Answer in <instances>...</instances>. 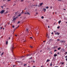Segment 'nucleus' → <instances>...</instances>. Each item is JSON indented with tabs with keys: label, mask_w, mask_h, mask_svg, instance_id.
Masks as SVG:
<instances>
[{
	"label": "nucleus",
	"mask_w": 67,
	"mask_h": 67,
	"mask_svg": "<svg viewBox=\"0 0 67 67\" xmlns=\"http://www.w3.org/2000/svg\"><path fill=\"white\" fill-rule=\"evenodd\" d=\"M66 46H67V44L66 45H65Z\"/></svg>",
	"instance_id": "774afa93"
},
{
	"label": "nucleus",
	"mask_w": 67,
	"mask_h": 67,
	"mask_svg": "<svg viewBox=\"0 0 67 67\" xmlns=\"http://www.w3.org/2000/svg\"><path fill=\"white\" fill-rule=\"evenodd\" d=\"M6 44H8V41H7L6 42Z\"/></svg>",
	"instance_id": "2eb2a0df"
},
{
	"label": "nucleus",
	"mask_w": 67,
	"mask_h": 67,
	"mask_svg": "<svg viewBox=\"0 0 67 67\" xmlns=\"http://www.w3.org/2000/svg\"><path fill=\"white\" fill-rule=\"evenodd\" d=\"M41 18L42 19H44V16H41Z\"/></svg>",
	"instance_id": "f3484780"
},
{
	"label": "nucleus",
	"mask_w": 67,
	"mask_h": 67,
	"mask_svg": "<svg viewBox=\"0 0 67 67\" xmlns=\"http://www.w3.org/2000/svg\"><path fill=\"white\" fill-rule=\"evenodd\" d=\"M66 23H67V22H66Z\"/></svg>",
	"instance_id": "338daca9"
},
{
	"label": "nucleus",
	"mask_w": 67,
	"mask_h": 67,
	"mask_svg": "<svg viewBox=\"0 0 67 67\" xmlns=\"http://www.w3.org/2000/svg\"><path fill=\"white\" fill-rule=\"evenodd\" d=\"M65 58H67V56H66L65 57Z\"/></svg>",
	"instance_id": "72a5a7b5"
},
{
	"label": "nucleus",
	"mask_w": 67,
	"mask_h": 67,
	"mask_svg": "<svg viewBox=\"0 0 67 67\" xmlns=\"http://www.w3.org/2000/svg\"><path fill=\"white\" fill-rule=\"evenodd\" d=\"M21 14H19L18 15V16H21Z\"/></svg>",
	"instance_id": "b1692460"
},
{
	"label": "nucleus",
	"mask_w": 67,
	"mask_h": 67,
	"mask_svg": "<svg viewBox=\"0 0 67 67\" xmlns=\"http://www.w3.org/2000/svg\"><path fill=\"white\" fill-rule=\"evenodd\" d=\"M64 63L63 62L62 63V65H64Z\"/></svg>",
	"instance_id": "58836bf2"
},
{
	"label": "nucleus",
	"mask_w": 67,
	"mask_h": 67,
	"mask_svg": "<svg viewBox=\"0 0 67 67\" xmlns=\"http://www.w3.org/2000/svg\"><path fill=\"white\" fill-rule=\"evenodd\" d=\"M46 9H48L49 7H46Z\"/></svg>",
	"instance_id": "393cba45"
},
{
	"label": "nucleus",
	"mask_w": 67,
	"mask_h": 67,
	"mask_svg": "<svg viewBox=\"0 0 67 67\" xmlns=\"http://www.w3.org/2000/svg\"><path fill=\"white\" fill-rule=\"evenodd\" d=\"M15 36H17V35H15Z\"/></svg>",
	"instance_id": "13d9d810"
},
{
	"label": "nucleus",
	"mask_w": 67,
	"mask_h": 67,
	"mask_svg": "<svg viewBox=\"0 0 67 67\" xmlns=\"http://www.w3.org/2000/svg\"><path fill=\"white\" fill-rule=\"evenodd\" d=\"M26 31L27 32H28V31H29V29H28L27 28L26 29Z\"/></svg>",
	"instance_id": "4468645a"
},
{
	"label": "nucleus",
	"mask_w": 67,
	"mask_h": 67,
	"mask_svg": "<svg viewBox=\"0 0 67 67\" xmlns=\"http://www.w3.org/2000/svg\"><path fill=\"white\" fill-rule=\"evenodd\" d=\"M59 39H57V41H59Z\"/></svg>",
	"instance_id": "37998d69"
},
{
	"label": "nucleus",
	"mask_w": 67,
	"mask_h": 67,
	"mask_svg": "<svg viewBox=\"0 0 67 67\" xmlns=\"http://www.w3.org/2000/svg\"><path fill=\"white\" fill-rule=\"evenodd\" d=\"M52 7H51V8H50V9H52Z\"/></svg>",
	"instance_id": "49530a36"
},
{
	"label": "nucleus",
	"mask_w": 67,
	"mask_h": 67,
	"mask_svg": "<svg viewBox=\"0 0 67 67\" xmlns=\"http://www.w3.org/2000/svg\"><path fill=\"white\" fill-rule=\"evenodd\" d=\"M61 49V47H59L57 49L58 50H60Z\"/></svg>",
	"instance_id": "9d476101"
},
{
	"label": "nucleus",
	"mask_w": 67,
	"mask_h": 67,
	"mask_svg": "<svg viewBox=\"0 0 67 67\" xmlns=\"http://www.w3.org/2000/svg\"><path fill=\"white\" fill-rule=\"evenodd\" d=\"M32 58V57H31L30 58H29V59H31Z\"/></svg>",
	"instance_id": "aec40b11"
},
{
	"label": "nucleus",
	"mask_w": 67,
	"mask_h": 67,
	"mask_svg": "<svg viewBox=\"0 0 67 67\" xmlns=\"http://www.w3.org/2000/svg\"><path fill=\"white\" fill-rule=\"evenodd\" d=\"M61 51H62V52H64V49L63 48L62 49H61Z\"/></svg>",
	"instance_id": "ddd939ff"
},
{
	"label": "nucleus",
	"mask_w": 67,
	"mask_h": 67,
	"mask_svg": "<svg viewBox=\"0 0 67 67\" xmlns=\"http://www.w3.org/2000/svg\"><path fill=\"white\" fill-rule=\"evenodd\" d=\"M11 1V0H8L7 1Z\"/></svg>",
	"instance_id": "473e14b6"
},
{
	"label": "nucleus",
	"mask_w": 67,
	"mask_h": 67,
	"mask_svg": "<svg viewBox=\"0 0 67 67\" xmlns=\"http://www.w3.org/2000/svg\"><path fill=\"white\" fill-rule=\"evenodd\" d=\"M48 38H49V36H48Z\"/></svg>",
	"instance_id": "0e129e2a"
},
{
	"label": "nucleus",
	"mask_w": 67,
	"mask_h": 67,
	"mask_svg": "<svg viewBox=\"0 0 67 67\" xmlns=\"http://www.w3.org/2000/svg\"><path fill=\"white\" fill-rule=\"evenodd\" d=\"M1 7L2 8V9H3V6H2Z\"/></svg>",
	"instance_id": "c9c22d12"
},
{
	"label": "nucleus",
	"mask_w": 67,
	"mask_h": 67,
	"mask_svg": "<svg viewBox=\"0 0 67 67\" xmlns=\"http://www.w3.org/2000/svg\"><path fill=\"white\" fill-rule=\"evenodd\" d=\"M50 61V60L49 59H47V60L46 61L47 62H49Z\"/></svg>",
	"instance_id": "6e6552de"
},
{
	"label": "nucleus",
	"mask_w": 67,
	"mask_h": 67,
	"mask_svg": "<svg viewBox=\"0 0 67 67\" xmlns=\"http://www.w3.org/2000/svg\"><path fill=\"white\" fill-rule=\"evenodd\" d=\"M43 11H44V12H45L46 11V9L45 8H43Z\"/></svg>",
	"instance_id": "423d86ee"
},
{
	"label": "nucleus",
	"mask_w": 67,
	"mask_h": 67,
	"mask_svg": "<svg viewBox=\"0 0 67 67\" xmlns=\"http://www.w3.org/2000/svg\"><path fill=\"white\" fill-rule=\"evenodd\" d=\"M56 51H57V50L55 49L54 50V52H56Z\"/></svg>",
	"instance_id": "4be33fe9"
},
{
	"label": "nucleus",
	"mask_w": 67,
	"mask_h": 67,
	"mask_svg": "<svg viewBox=\"0 0 67 67\" xmlns=\"http://www.w3.org/2000/svg\"><path fill=\"white\" fill-rule=\"evenodd\" d=\"M16 66V65H13V67H14L15 66Z\"/></svg>",
	"instance_id": "4c0bfd02"
},
{
	"label": "nucleus",
	"mask_w": 67,
	"mask_h": 67,
	"mask_svg": "<svg viewBox=\"0 0 67 67\" xmlns=\"http://www.w3.org/2000/svg\"><path fill=\"white\" fill-rule=\"evenodd\" d=\"M4 53H2V54H1V56H2V55H3V54Z\"/></svg>",
	"instance_id": "6ab92c4d"
},
{
	"label": "nucleus",
	"mask_w": 67,
	"mask_h": 67,
	"mask_svg": "<svg viewBox=\"0 0 67 67\" xmlns=\"http://www.w3.org/2000/svg\"><path fill=\"white\" fill-rule=\"evenodd\" d=\"M2 29V27H1V29Z\"/></svg>",
	"instance_id": "f704fd0d"
},
{
	"label": "nucleus",
	"mask_w": 67,
	"mask_h": 67,
	"mask_svg": "<svg viewBox=\"0 0 67 67\" xmlns=\"http://www.w3.org/2000/svg\"><path fill=\"white\" fill-rule=\"evenodd\" d=\"M48 28H49V26H48Z\"/></svg>",
	"instance_id": "8fccbe9b"
},
{
	"label": "nucleus",
	"mask_w": 67,
	"mask_h": 67,
	"mask_svg": "<svg viewBox=\"0 0 67 67\" xmlns=\"http://www.w3.org/2000/svg\"><path fill=\"white\" fill-rule=\"evenodd\" d=\"M18 63H21V62L19 61H18Z\"/></svg>",
	"instance_id": "a878e982"
},
{
	"label": "nucleus",
	"mask_w": 67,
	"mask_h": 67,
	"mask_svg": "<svg viewBox=\"0 0 67 67\" xmlns=\"http://www.w3.org/2000/svg\"><path fill=\"white\" fill-rule=\"evenodd\" d=\"M59 26H58L57 27V29H59Z\"/></svg>",
	"instance_id": "cd10ccee"
},
{
	"label": "nucleus",
	"mask_w": 67,
	"mask_h": 67,
	"mask_svg": "<svg viewBox=\"0 0 67 67\" xmlns=\"http://www.w3.org/2000/svg\"><path fill=\"white\" fill-rule=\"evenodd\" d=\"M57 56V55L55 53L54 54V57H56Z\"/></svg>",
	"instance_id": "0eeeda50"
},
{
	"label": "nucleus",
	"mask_w": 67,
	"mask_h": 67,
	"mask_svg": "<svg viewBox=\"0 0 67 67\" xmlns=\"http://www.w3.org/2000/svg\"><path fill=\"white\" fill-rule=\"evenodd\" d=\"M46 21H47V22H48V20H46Z\"/></svg>",
	"instance_id": "3c124183"
},
{
	"label": "nucleus",
	"mask_w": 67,
	"mask_h": 67,
	"mask_svg": "<svg viewBox=\"0 0 67 67\" xmlns=\"http://www.w3.org/2000/svg\"><path fill=\"white\" fill-rule=\"evenodd\" d=\"M24 1V0H21V1H22V2H23V1Z\"/></svg>",
	"instance_id": "ea45409f"
},
{
	"label": "nucleus",
	"mask_w": 67,
	"mask_h": 67,
	"mask_svg": "<svg viewBox=\"0 0 67 67\" xmlns=\"http://www.w3.org/2000/svg\"><path fill=\"white\" fill-rule=\"evenodd\" d=\"M3 30H4V28H3Z\"/></svg>",
	"instance_id": "6e6d98bb"
},
{
	"label": "nucleus",
	"mask_w": 67,
	"mask_h": 67,
	"mask_svg": "<svg viewBox=\"0 0 67 67\" xmlns=\"http://www.w3.org/2000/svg\"><path fill=\"white\" fill-rule=\"evenodd\" d=\"M31 55H32V54H31V55L29 54V55H28V56H31Z\"/></svg>",
	"instance_id": "bb28decb"
},
{
	"label": "nucleus",
	"mask_w": 67,
	"mask_h": 67,
	"mask_svg": "<svg viewBox=\"0 0 67 67\" xmlns=\"http://www.w3.org/2000/svg\"><path fill=\"white\" fill-rule=\"evenodd\" d=\"M51 40L52 41V39H50V41Z\"/></svg>",
	"instance_id": "bf43d9fd"
},
{
	"label": "nucleus",
	"mask_w": 67,
	"mask_h": 67,
	"mask_svg": "<svg viewBox=\"0 0 67 67\" xmlns=\"http://www.w3.org/2000/svg\"><path fill=\"white\" fill-rule=\"evenodd\" d=\"M55 14H56L57 13L55 12Z\"/></svg>",
	"instance_id": "5fc2aeb1"
},
{
	"label": "nucleus",
	"mask_w": 67,
	"mask_h": 67,
	"mask_svg": "<svg viewBox=\"0 0 67 67\" xmlns=\"http://www.w3.org/2000/svg\"><path fill=\"white\" fill-rule=\"evenodd\" d=\"M4 11H5L4 10H3L2 11H1L0 13L1 14H2V13H4Z\"/></svg>",
	"instance_id": "7ed1b4c3"
},
{
	"label": "nucleus",
	"mask_w": 67,
	"mask_h": 67,
	"mask_svg": "<svg viewBox=\"0 0 67 67\" xmlns=\"http://www.w3.org/2000/svg\"><path fill=\"white\" fill-rule=\"evenodd\" d=\"M54 33H56V31H54Z\"/></svg>",
	"instance_id": "de8ad7c7"
},
{
	"label": "nucleus",
	"mask_w": 67,
	"mask_h": 67,
	"mask_svg": "<svg viewBox=\"0 0 67 67\" xmlns=\"http://www.w3.org/2000/svg\"><path fill=\"white\" fill-rule=\"evenodd\" d=\"M59 1L60 2V1H62V0H60Z\"/></svg>",
	"instance_id": "2f4dec72"
},
{
	"label": "nucleus",
	"mask_w": 67,
	"mask_h": 67,
	"mask_svg": "<svg viewBox=\"0 0 67 67\" xmlns=\"http://www.w3.org/2000/svg\"><path fill=\"white\" fill-rule=\"evenodd\" d=\"M9 39H10V37L9 38Z\"/></svg>",
	"instance_id": "052dcab7"
},
{
	"label": "nucleus",
	"mask_w": 67,
	"mask_h": 67,
	"mask_svg": "<svg viewBox=\"0 0 67 67\" xmlns=\"http://www.w3.org/2000/svg\"><path fill=\"white\" fill-rule=\"evenodd\" d=\"M31 63H35V61L33 60H31Z\"/></svg>",
	"instance_id": "f8f14e48"
},
{
	"label": "nucleus",
	"mask_w": 67,
	"mask_h": 67,
	"mask_svg": "<svg viewBox=\"0 0 67 67\" xmlns=\"http://www.w3.org/2000/svg\"><path fill=\"white\" fill-rule=\"evenodd\" d=\"M63 10H64L65 11V10H66V9H63Z\"/></svg>",
	"instance_id": "a19ab883"
},
{
	"label": "nucleus",
	"mask_w": 67,
	"mask_h": 67,
	"mask_svg": "<svg viewBox=\"0 0 67 67\" xmlns=\"http://www.w3.org/2000/svg\"><path fill=\"white\" fill-rule=\"evenodd\" d=\"M25 14H29V15H30V13L29 12H27V11H26L25 13Z\"/></svg>",
	"instance_id": "f03ea898"
},
{
	"label": "nucleus",
	"mask_w": 67,
	"mask_h": 67,
	"mask_svg": "<svg viewBox=\"0 0 67 67\" xmlns=\"http://www.w3.org/2000/svg\"><path fill=\"white\" fill-rule=\"evenodd\" d=\"M12 27H13V28H14V25H13V26H12Z\"/></svg>",
	"instance_id": "a211bd4d"
},
{
	"label": "nucleus",
	"mask_w": 67,
	"mask_h": 67,
	"mask_svg": "<svg viewBox=\"0 0 67 67\" xmlns=\"http://www.w3.org/2000/svg\"><path fill=\"white\" fill-rule=\"evenodd\" d=\"M50 44V43H48V44Z\"/></svg>",
	"instance_id": "680f3d73"
},
{
	"label": "nucleus",
	"mask_w": 67,
	"mask_h": 67,
	"mask_svg": "<svg viewBox=\"0 0 67 67\" xmlns=\"http://www.w3.org/2000/svg\"><path fill=\"white\" fill-rule=\"evenodd\" d=\"M65 53H66V54H67V52H65Z\"/></svg>",
	"instance_id": "09e8293b"
},
{
	"label": "nucleus",
	"mask_w": 67,
	"mask_h": 67,
	"mask_svg": "<svg viewBox=\"0 0 67 67\" xmlns=\"http://www.w3.org/2000/svg\"><path fill=\"white\" fill-rule=\"evenodd\" d=\"M53 65V64H52V63H51L50 65V66H52Z\"/></svg>",
	"instance_id": "dca6fc26"
},
{
	"label": "nucleus",
	"mask_w": 67,
	"mask_h": 67,
	"mask_svg": "<svg viewBox=\"0 0 67 67\" xmlns=\"http://www.w3.org/2000/svg\"><path fill=\"white\" fill-rule=\"evenodd\" d=\"M18 13V12H16L15 13V14H16V13Z\"/></svg>",
	"instance_id": "c03bdc74"
},
{
	"label": "nucleus",
	"mask_w": 67,
	"mask_h": 67,
	"mask_svg": "<svg viewBox=\"0 0 67 67\" xmlns=\"http://www.w3.org/2000/svg\"><path fill=\"white\" fill-rule=\"evenodd\" d=\"M43 66H41V67H43Z\"/></svg>",
	"instance_id": "69168bd1"
},
{
	"label": "nucleus",
	"mask_w": 67,
	"mask_h": 67,
	"mask_svg": "<svg viewBox=\"0 0 67 67\" xmlns=\"http://www.w3.org/2000/svg\"><path fill=\"white\" fill-rule=\"evenodd\" d=\"M13 19L12 21V22H15V20H16V18H17V17H15L14 16L13 17Z\"/></svg>",
	"instance_id": "f257e3e1"
},
{
	"label": "nucleus",
	"mask_w": 67,
	"mask_h": 67,
	"mask_svg": "<svg viewBox=\"0 0 67 67\" xmlns=\"http://www.w3.org/2000/svg\"><path fill=\"white\" fill-rule=\"evenodd\" d=\"M43 3H41L40 4V6L42 5H43Z\"/></svg>",
	"instance_id": "1a4fd4ad"
},
{
	"label": "nucleus",
	"mask_w": 67,
	"mask_h": 67,
	"mask_svg": "<svg viewBox=\"0 0 67 67\" xmlns=\"http://www.w3.org/2000/svg\"><path fill=\"white\" fill-rule=\"evenodd\" d=\"M59 34H60V33L58 32H57V33H55V35H59Z\"/></svg>",
	"instance_id": "20e7f679"
},
{
	"label": "nucleus",
	"mask_w": 67,
	"mask_h": 67,
	"mask_svg": "<svg viewBox=\"0 0 67 67\" xmlns=\"http://www.w3.org/2000/svg\"><path fill=\"white\" fill-rule=\"evenodd\" d=\"M59 52H58V54H59Z\"/></svg>",
	"instance_id": "864d4df0"
},
{
	"label": "nucleus",
	"mask_w": 67,
	"mask_h": 67,
	"mask_svg": "<svg viewBox=\"0 0 67 67\" xmlns=\"http://www.w3.org/2000/svg\"><path fill=\"white\" fill-rule=\"evenodd\" d=\"M19 23H20V21H19L17 23V24H19Z\"/></svg>",
	"instance_id": "5701e85b"
},
{
	"label": "nucleus",
	"mask_w": 67,
	"mask_h": 67,
	"mask_svg": "<svg viewBox=\"0 0 67 67\" xmlns=\"http://www.w3.org/2000/svg\"><path fill=\"white\" fill-rule=\"evenodd\" d=\"M51 34H53V32H52V33Z\"/></svg>",
	"instance_id": "a18cd8bd"
},
{
	"label": "nucleus",
	"mask_w": 67,
	"mask_h": 67,
	"mask_svg": "<svg viewBox=\"0 0 67 67\" xmlns=\"http://www.w3.org/2000/svg\"><path fill=\"white\" fill-rule=\"evenodd\" d=\"M42 51H41H41H40V52H42Z\"/></svg>",
	"instance_id": "e2e57ef3"
},
{
	"label": "nucleus",
	"mask_w": 67,
	"mask_h": 67,
	"mask_svg": "<svg viewBox=\"0 0 67 67\" xmlns=\"http://www.w3.org/2000/svg\"><path fill=\"white\" fill-rule=\"evenodd\" d=\"M35 66H33V67H35Z\"/></svg>",
	"instance_id": "4d7b16f0"
},
{
	"label": "nucleus",
	"mask_w": 67,
	"mask_h": 67,
	"mask_svg": "<svg viewBox=\"0 0 67 67\" xmlns=\"http://www.w3.org/2000/svg\"><path fill=\"white\" fill-rule=\"evenodd\" d=\"M38 13L37 12H36V14H38Z\"/></svg>",
	"instance_id": "c85d7f7f"
},
{
	"label": "nucleus",
	"mask_w": 67,
	"mask_h": 67,
	"mask_svg": "<svg viewBox=\"0 0 67 67\" xmlns=\"http://www.w3.org/2000/svg\"><path fill=\"white\" fill-rule=\"evenodd\" d=\"M43 42H45V41H43Z\"/></svg>",
	"instance_id": "603ef678"
},
{
	"label": "nucleus",
	"mask_w": 67,
	"mask_h": 67,
	"mask_svg": "<svg viewBox=\"0 0 67 67\" xmlns=\"http://www.w3.org/2000/svg\"><path fill=\"white\" fill-rule=\"evenodd\" d=\"M30 47H31V48H33V47H32V46H30Z\"/></svg>",
	"instance_id": "7c9ffc66"
},
{
	"label": "nucleus",
	"mask_w": 67,
	"mask_h": 67,
	"mask_svg": "<svg viewBox=\"0 0 67 67\" xmlns=\"http://www.w3.org/2000/svg\"><path fill=\"white\" fill-rule=\"evenodd\" d=\"M66 62H67V58L66 59Z\"/></svg>",
	"instance_id": "79ce46f5"
},
{
	"label": "nucleus",
	"mask_w": 67,
	"mask_h": 67,
	"mask_svg": "<svg viewBox=\"0 0 67 67\" xmlns=\"http://www.w3.org/2000/svg\"><path fill=\"white\" fill-rule=\"evenodd\" d=\"M30 38H31V39H32V37H30Z\"/></svg>",
	"instance_id": "e433bc0d"
},
{
	"label": "nucleus",
	"mask_w": 67,
	"mask_h": 67,
	"mask_svg": "<svg viewBox=\"0 0 67 67\" xmlns=\"http://www.w3.org/2000/svg\"><path fill=\"white\" fill-rule=\"evenodd\" d=\"M24 12H23V11H22V12H21V14H23V13H24Z\"/></svg>",
	"instance_id": "412c9836"
},
{
	"label": "nucleus",
	"mask_w": 67,
	"mask_h": 67,
	"mask_svg": "<svg viewBox=\"0 0 67 67\" xmlns=\"http://www.w3.org/2000/svg\"><path fill=\"white\" fill-rule=\"evenodd\" d=\"M60 42H61V43H65V41H60Z\"/></svg>",
	"instance_id": "39448f33"
},
{
	"label": "nucleus",
	"mask_w": 67,
	"mask_h": 67,
	"mask_svg": "<svg viewBox=\"0 0 67 67\" xmlns=\"http://www.w3.org/2000/svg\"><path fill=\"white\" fill-rule=\"evenodd\" d=\"M60 23H61V21L60 20V21H59L58 22V23H59V24H60Z\"/></svg>",
	"instance_id": "9b49d317"
},
{
	"label": "nucleus",
	"mask_w": 67,
	"mask_h": 67,
	"mask_svg": "<svg viewBox=\"0 0 67 67\" xmlns=\"http://www.w3.org/2000/svg\"><path fill=\"white\" fill-rule=\"evenodd\" d=\"M26 64H25L24 65V66H26Z\"/></svg>",
	"instance_id": "c756f323"
}]
</instances>
